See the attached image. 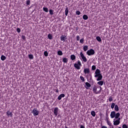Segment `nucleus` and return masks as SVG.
<instances>
[{"label": "nucleus", "instance_id": "obj_1", "mask_svg": "<svg viewBox=\"0 0 128 128\" xmlns=\"http://www.w3.org/2000/svg\"><path fill=\"white\" fill-rule=\"evenodd\" d=\"M94 78H98L96 80L100 82L102 80V75L100 74V70L96 69L95 72Z\"/></svg>", "mask_w": 128, "mask_h": 128}, {"label": "nucleus", "instance_id": "obj_2", "mask_svg": "<svg viewBox=\"0 0 128 128\" xmlns=\"http://www.w3.org/2000/svg\"><path fill=\"white\" fill-rule=\"evenodd\" d=\"M102 87L98 86H96V85L93 87V92L96 94H98L102 92Z\"/></svg>", "mask_w": 128, "mask_h": 128}, {"label": "nucleus", "instance_id": "obj_3", "mask_svg": "<svg viewBox=\"0 0 128 128\" xmlns=\"http://www.w3.org/2000/svg\"><path fill=\"white\" fill-rule=\"evenodd\" d=\"M74 66L77 70H80V66H82V62H80V61L78 60L77 63L74 64Z\"/></svg>", "mask_w": 128, "mask_h": 128}, {"label": "nucleus", "instance_id": "obj_4", "mask_svg": "<svg viewBox=\"0 0 128 128\" xmlns=\"http://www.w3.org/2000/svg\"><path fill=\"white\" fill-rule=\"evenodd\" d=\"M113 122L114 126H118V124H120V118H118V119H114Z\"/></svg>", "mask_w": 128, "mask_h": 128}, {"label": "nucleus", "instance_id": "obj_5", "mask_svg": "<svg viewBox=\"0 0 128 128\" xmlns=\"http://www.w3.org/2000/svg\"><path fill=\"white\" fill-rule=\"evenodd\" d=\"M32 114H33V116H38V114H40V112L36 108H34L32 110Z\"/></svg>", "mask_w": 128, "mask_h": 128}, {"label": "nucleus", "instance_id": "obj_6", "mask_svg": "<svg viewBox=\"0 0 128 128\" xmlns=\"http://www.w3.org/2000/svg\"><path fill=\"white\" fill-rule=\"evenodd\" d=\"M95 52L94 49H90L87 51L86 54H88V56H93V54H94Z\"/></svg>", "mask_w": 128, "mask_h": 128}, {"label": "nucleus", "instance_id": "obj_7", "mask_svg": "<svg viewBox=\"0 0 128 128\" xmlns=\"http://www.w3.org/2000/svg\"><path fill=\"white\" fill-rule=\"evenodd\" d=\"M80 56L82 60H83V61H84V62H86L88 60H86V58L84 56V54H82V52H80Z\"/></svg>", "mask_w": 128, "mask_h": 128}, {"label": "nucleus", "instance_id": "obj_8", "mask_svg": "<svg viewBox=\"0 0 128 128\" xmlns=\"http://www.w3.org/2000/svg\"><path fill=\"white\" fill-rule=\"evenodd\" d=\"M58 108L56 107L54 108V114L56 116H58Z\"/></svg>", "mask_w": 128, "mask_h": 128}, {"label": "nucleus", "instance_id": "obj_9", "mask_svg": "<svg viewBox=\"0 0 128 128\" xmlns=\"http://www.w3.org/2000/svg\"><path fill=\"white\" fill-rule=\"evenodd\" d=\"M90 72V70L89 68H86L84 69V74H89Z\"/></svg>", "mask_w": 128, "mask_h": 128}, {"label": "nucleus", "instance_id": "obj_10", "mask_svg": "<svg viewBox=\"0 0 128 128\" xmlns=\"http://www.w3.org/2000/svg\"><path fill=\"white\" fill-rule=\"evenodd\" d=\"M110 116L111 118H114L116 116V112H114V111L112 112H110Z\"/></svg>", "mask_w": 128, "mask_h": 128}, {"label": "nucleus", "instance_id": "obj_11", "mask_svg": "<svg viewBox=\"0 0 128 128\" xmlns=\"http://www.w3.org/2000/svg\"><path fill=\"white\" fill-rule=\"evenodd\" d=\"M6 114L8 116H10V118H12V112H10V110L7 111Z\"/></svg>", "mask_w": 128, "mask_h": 128}, {"label": "nucleus", "instance_id": "obj_12", "mask_svg": "<svg viewBox=\"0 0 128 128\" xmlns=\"http://www.w3.org/2000/svg\"><path fill=\"white\" fill-rule=\"evenodd\" d=\"M106 124H108V126H111L112 128H114V126H112V122L108 120H106Z\"/></svg>", "mask_w": 128, "mask_h": 128}, {"label": "nucleus", "instance_id": "obj_13", "mask_svg": "<svg viewBox=\"0 0 128 128\" xmlns=\"http://www.w3.org/2000/svg\"><path fill=\"white\" fill-rule=\"evenodd\" d=\"M65 95L64 94H60L58 96V100H62V98H64Z\"/></svg>", "mask_w": 128, "mask_h": 128}, {"label": "nucleus", "instance_id": "obj_14", "mask_svg": "<svg viewBox=\"0 0 128 128\" xmlns=\"http://www.w3.org/2000/svg\"><path fill=\"white\" fill-rule=\"evenodd\" d=\"M60 40H62V42H65L66 40V36H64V35H62L60 37Z\"/></svg>", "mask_w": 128, "mask_h": 128}, {"label": "nucleus", "instance_id": "obj_15", "mask_svg": "<svg viewBox=\"0 0 128 128\" xmlns=\"http://www.w3.org/2000/svg\"><path fill=\"white\" fill-rule=\"evenodd\" d=\"M120 112H118L115 114V118L118 119L119 118H120Z\"/></svg>", "mask_w": 128, "mask_h": 128}, {"label": "nucleus", "instance_id": "obj_16", "mask_svg": "<svg viewBox=\"0 0 128 128\" xmlns=\"http://www.w3.org/2000/svg\"><path fill=\"white\" fill-rule=\"evenodd\" d=\"M82 18H83V20H88V15H86V14H84V15L82 16Z\"/></svg>", "mask_w": 128, "mask_h": 128}, {"label": "nucleus", "instance_id": "obj_17", "mask_svg": "<svg viewBox=\"0 0 128 128\" xmlns=\"http://www.w3.org/2000/svg\"><path fill=\"white\" fill-rule=\"evenodd\" d=\"M63 62L66 64L68 62V59L66 58H64L62 60Z\"/></svg>", "mask_w": 128, "mask_h": 128}, {"label": "nucleus", "instance_id": "obj_18", "mask_svg": "<svg viewBox=\"0 0 128 128\" xmlns=\"http://www.w3.org/2000/svg\"><path fill=\"white\" fill-rule=\"evenodd\" d=\"M65 14L66 16H68V8L66 7L65 10Z\"/></svg>", "mask_w": 128, "mask_h": 128}, {"label": "nucleus", "instance_id": "obj_19", "mask_svg": "<svg viewBox=\"0 0 128 128\" xmlns=\"http://www.w3.org/2000/svg\"><path fill=\"white\" fill-rule=\"evenodd\" d=\"M83 50L84 52H86L88 50V46H84L83 47Z\"/></svg>", "mask_w": 128, "mask_h": 128}, {"label": "nucleus", "instance_id": "obj_20", "mask_svg": "<svg viewBox=\"0 0 128 128\" xmlns=\"http://www.w3.org/2000/svg\"><path fill=\"white\" fill-rule=\"evenodd\" d=\"M76 56H74V54H72L70 56V59L72 60H76Z\"/></svg>", "mask_w": 128, "mask_h": 128}, {"label": "nucleus", "instance_id": "obj_21", "mask_svg": "<svg viewBox=\"0 0 128 128\" xmlns=\"http://www.w3.org/2000/svg\"><path fill=\"white\" fill-rule=\"evenodd\" d=\"M43 10H44L45 12H48V8L46 7H44Z\"/></svg>", "mask_w": 128, "mask_h": 128}, {"label": "nucleus", "instance_id": "obj_22", "mask_svg": "<svg viewBox=\"0 0 128 128\" xmlns=\"http://www.w3.org/2000/svg\"><path fill=\"white\" fill-rule=\"evenodd\" d=\"M98 86H103L104 85V81H99L97 82Z\"/></svg>", "mask_w": 128, "mask_h": 128}, {"label": "nucleus", "instance_id": "obj_23", "mask_svg": "<svg viewBox=\"0 0 128 128\" xmlns=\"http://www.w3.org/2000/svg\"><path fill=\"white\" fill-rule=\"evenodd\" d=\"M0 58L2 60H6V56L2 55L0 57Z\"/></svg>", "mask_w": 128, "mask_h": 128}, {"label": "nucleus", "instance_id": "obj_24", "mask_svg": "<svg viewBox=\"0 0 128 128\" xmlns=\"http://www.w3.org/2000/svg\"><path fill=\"white\" fill-rule=\"evenodd\" d=\"M119 108H118V105H115L114 106V110H116V112H118L119 110Z\"/></svg>", "mask_w": 128, "mask_h": 128}, {"label": "nucleus", "instance_id": "obj_25", "mask_svg": "<svg viewBox=\"0 0 128 128\" xmlns=\"http://www.w3.org/2000/svg\"><path fill=\"white\" fill-rule=\"evenodd\" d=\"M48 38L49 40H52V35L50 34L48 35Z\"/></svg>", "mask_w": 128, "mask_h": 128}, {"label": "nucleus", "instance_id": "obj_26", "mask_svg": "<svg viewBox=\"0 0 128 128\" xmlns=\"http://www.w3.org/2000/svg\"><path fill=\"white\" fill-rule=\"evenodd\" d=\"M96 40H98V42H102V38H100V37L98 36L96 38Z\"/></svg>", "mask_w": 128, "mask_h": 128}, {"label": "nucleus", "instance_id": "obj_27", "mask_svg": "<svg viewBox=\"0 0 128 128\" xmlns=\"http://www.w3.org/2000/svg\"><path fill=\"white\" fill-rule=\"evenodd\" d=\"M49 12H50V16H53V14H54V10H52V9H50L49 10Z\"/></svg>", "mask_w": 128, "mask_h": 128}, {"label": "nucleus", "instance_id": "obj_28", "mask_svg": "<svg viewBox=\"0 0 128 128\" xmlns=\"http://www.w3.org/2000/svg\"><path fill=\"white\" fill-rule=\"evenodd\" d=\"M28 58H30V60H34V55L30 54L28 55Z\"/></svg>", "mask_w": 128, "mask_h": 128}, {"label": "nucleus", "instance_id": "obj_29", "mask_svg": "<svg viewBox=\"0 0 128 128\" xmlns=\"http://www.w3.org/2000/svg\"><path fill=\"white\" fill-rule=\"evenodd\" d=\"M90 114L92 116H96V112L94 111H92Z\"/></svg>", "mask_w": 128, "mask_h": 128}, {"label": "nucleus", "instance_id": "obj_30", "mask_svg": "<svg viewBox=\"0 0 128 128\" xmlns=\"http://www.w3.org/2000/svg\"><path fill=\"white\" fill-rule=\"evenodd\" d=\"M85 84L86 86H88V88H90V86H92L88 82H86Z\"/></svg>", "mask_w": 128, "mask_h": 128}, {"label": "nucleus", "instance_id": "obj_31", "mask_svg": "<svg viewBox=\"0 0 128 128\" xmlns=\"http://www.w3.org/2000/svg\"><path fill=\"white\" fill-rule=\"evenodd\" d=\"M58 56H62L63 54H62V52L61 50H59L58 52Z\"/></svg>", "mask_w": 128, "mask_h": 128}, {"label": "nucleus", "instance_id": "obj_32", "mask_svg": "<svg viewBox=\"0 0 128 128\" xmlns=\"http://www.w3.org/2000/svg\"><path fill=\"white\" fill-rule=\"evenodd\" d=\"M96 66L94 65H93L92 66V70H96Z\"/></svg>", "mask_w": 128, "mask_h": 128}, {"label": "nucleus", "instance_id": "obj_33", "mask_svg": "<svg viewBox=\"0 0 128 128\" xmlns=\"http://www.w3.org/2000/svg\"><path fill=\"white\" fill-rule=\"evenodd\" d=\"M44 56H48V51L44 52Z\"/></svg>", "mask_w": 128, "mask_h": 128}, {"label": "nucleus", "instance_id": "obj_34", "mask_svg": "<svg viewBox=\"0 0 128 128\" xmlns=\"http://www.w3.org/2000/svg\"><path fill=\"white\" fill-rule=\"evenodd\" d=\"M114 106H116V104L114 103H112L110 106L111 108H114Z\"/></svg>", "mask_w": 128, "mask_h": 128}, {"label": "nucleus", "instance_id": "obj_35", "mask_svg": "<svg viewBox=\"0 0 128 128\" xmlns=\"http://www.w3.org/2000/svg\"><path fill=\"white\" fill-rule=\"evenodd\" d=\"M80 78L82 82H84V78L82 76H80Z\"/></svg>", "mask_w": 128, "mask_h": 128}, {"label": "nucleus", "instance_id": "obj_36", "mask_svg": "<svg viewBox=\"0 0 128 128\" xmlns=\"http://www.w3.org/2000/svg\"><path fill=\"white\" fill-rule=\"evenodd\" d=\"M84 42V38H82L81 40H80V44H83Z\"/></svg>", "mask_w": 128, "mask_h": 128}, {"label": "nucleus", "instance_id": "obj_37", "mask_svg": "<svg viewBox=\"0 0 128 128\" xmlns=\"http://www.w3.org/2000/svg\"><path fill=\"white\" fill-rule=\"evenodd\" d=\"M76 14L78 16H80V12L79 10H77L76 12Z\"/></svg>", "mask_w": 128, "mask_h": 128}, {"label": "nucleus", "instance_id": "obj_38", "mask_svg": "<svg viewBox=\"0 0 128 128\" xmlns=\"http://www.w3.org/2000/svg\"><path fill=\"white\" fill-rule=\"evenodd\" d=\"M27 6H29V4H30V0H28L26 1Z\"/></svg>", "mask_w": 128, "mask_h": 128}, {"label": "nucleus", "instance_id": "obj_39", "mask_svg": "<svg viewBox=\"0 0 128 128\" xmlns=\"http://www.w3.org/2000/svg\"><path fill=\"white\" fill-rule=\"evenodd\" d=\"M109 102H112V97L110 96L108 98Z\"/></svg>", "mask_w": 128, "mask_h": 128}, {"label": "nucleus", "instance_id": "obj_40", "mask_svg": "<svg viewBox=\"0 0 128 128\" xmlns=\"http://www.w3.org/2000/svg\"><path fill=\"white\" fill-rule=\"evenodd\" d=\"M122 128H128V126L126 124H123L122 126Z\"/></svg>", "mask_w": 128, "mask_h": 128}, {"label": "nucleus", "instance_id": "obj_41", "mask_svg": "<svg viewBox=\"0 0 128 128\" xmlns=\"http://www.w3.org/2000/svg\"><path fill=\"white\" fill-rule=\"evenodd\" d=\"M17 32H18V34H20V28H17Z\"/></svg>", "mask_w": 128, "mask_h": 128}, {"label": "nucleus", "instance_id": "obj_42", "mask_svg": "<svg viewBox=\"0 0 128 128\" xmlns=\"http://www.w3.org/2000/svg\"><path fill=\"white\" fill-rule=\"evenodd\" d=\"M80 38L79 36H76V40H78V41L80 40Z\"/></svg>", "mask_w": 128, "mask_h": 128}, {"label": "nucleus", "instance_id": "obj_43", "mask_svg": "<svg viewBox=\"0 0 128 128\" xmlns=\"http://www.w3.org/2000/svg\"><path fill=\"white\" fill-rule=\"evenodd\" d=\"M90 82H92V75H90Z\"/></svg>", "mask_w": 128, "mask_h": 128}, {"label": "nucleus", "instance_id": "obj_44", "mask_svg": "<svg viewBox=\"0 0 128 128\" xmlns=\"http://www.w3.org/2000/svg\"><path fill=\"white\" fill-rule=\"evenodd\" d=\"M90 82H92V75H90Z\"/></svg>", "mask_w": 128, "mask_h": 128}, {"label": "nucleus", "instance_id": "obj_45", "mask_svg": "<svg viewBox=\"0 0 128 128\" xmlns=\"http://www.w3.org/2000/svg\"><path fill=\"white\" fill-rule=\"evenodd\" d=\"M22 38L24 40H26V36H22Z\"/></svg>", "mask_w": 128, "mask_h": 128}, {"label": "nucleus", "instance_id": "obj_46", "mask_svg": "<svg viewBox=\"0 0 128 128\" xmlns=\"http://www.w3.org/2000/svg\"><path fill=\"white\" fill-rule=\"evenodd\" d=\"M101 128H108L106 126H103L101 127Z\"/></svg>", "mask_w": 128, "mask_h": 128}, {"label": "nucleus", "instance_id": "obj_47", "mask_svg": "<svg viewBox=\"0 0 128 128\" xmlns=\"http://www.w3.org/2000/svg\"><path fill=\"white\" fill-rule=\"evenodd\" d=\"M80 128H85L84 126L81 125Z\"/></svg>", "mask_w": 128, "mask_h": 128}, {"label": "nucleus", "instance_id": "obj_48", "mask_svg": "<svg viewBox=\"0 0 128 128\" xmlns=\"http://www.w3.org/2000/svg\"><path fill=\"white\" fill-rule=\"evenodd\" d=\"M56 92H58V90L57 89V90H56Z\"/></svg>", "mask_w": 128, "mask_h": 128}, {"label": "nucleus", "instance_id": "obj_49", "mask_svg": "<svg viewBox=\"0 0 128 128\" xmlns=\"http://www.w3.org/2000/svg\"><path fill=\"white\" fill-rule=\"evenodd\" d=\"M106 120H108V117H106Z\"/></svg>", "mask_w": 128, "mask_h": 128}, {"label": "nucleus", "instance_id": "obj_50", "mask_svg": "<svg viewBox=\"0 0 128 128\" xmlns=\"http://www.w3.org/2000/svg\"><path fill=\"white\" fill-rule=\"evenodd\" d=\"M65 128H68L66 127V126Z\"/></svg>", "mask_w": 128, "mask_h": 128}, {"label": "nucleus", "instance_id": "obj_51", "mask_svg": "<svg viewBox=\"0 0 128 128\" xmlns=\"http://www.w3.org/2000/svg\"><path fill=\"white\" fill-rule=\"evenodd\" d=\"M86 88V90H88V88Z\"/></svg>", "mask_w": 128, "mask_h": 128}]
</instances>
